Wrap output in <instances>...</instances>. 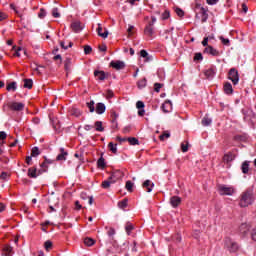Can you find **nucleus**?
<instances>
[{
  "mask_svg": "<svg viewBox=\"0 0 256 256\" xmlns=\"http://www.w3.org/2000/svg\"><path fill=\"white\" fill-rule=\"evenodd\" d=\"M204 53L207 55H211L212 57H219L221 56V52L219 50L215 49L213 46H208L204 49Z\"/></svg>",
  "mask_w": 256,
  "mask_h": 256,
  "instance_id": "0eeeda50",
  "label": "nucleus"
},
{
  "mask_svg": "<svg viewBox=\"0 0 256 256\" xmlns=\"http://www.w3.org/2000/svg\"><path fill=\"white\" fill-rule=\"evenodd\" d=\"M169 17H171V12L169 10H165L161 15L162 21H167Z\"/></svg>",
  "mask_w": 256,
  "mask_h": 256,
  "instance_id": "79ce46f5",
  "label": "nucleus"
},
{
  "mask_svg": "<svg viewBox=\"0 0 256 256\" xmlns=\"http://www.w3.org/2000/svg\"><path fill=\"white\" fill-rule=\"evenodd\" d=\"M97 167L98 169H105L107 167V163L105 162V158L101 156L97 161Z\"/></svg>",
  "mask_w": 256,
  "mask_h": 256,
  "instance_id": "393cba45",
  "label": "nucleus"
},
{
  "mask_svg": "<svg viewBox=\"0 0 256 256\" xmlns=\"http://www.w3.org/2000/svg\"><path fill=\"white\" fill-rule=\"evenodd\" d=\"M90 113H95V101L91 100L90 102L86 103Z\"/></svg>",
  "mask_w": 256,
  "mask_h": 256,
  "instance_id": "c9c22d12",
  "label": "nucleus"
},
{
  "mask_svg": "<svg viewBox=\"0 0 256 256\" xmlns=\"http://www.w3.org/2000/svg\"><path fill=\"white\" fill-rule=\"evenodd\" d=\"M253 201H255L253 189H248L242 193L239 205L240 207H249V205H253Z\"/></svg>",
  "mask_w": 256,
  "mask_h": 256,
  "instance_id": "f257e3e1",
  "label": "nucleus"
},
{
  "mask_svg": "<svg viewBox=\"0 0 256 256\" xmlns=\"http://www.w3.org/2000/svg\"><path fill=\"white\" fill-rule=\"evenodd\" d=\"M99 37H102V39H107V37H109V30L105 29L104 33H102L101 31H103V27L101 26V24H98V28L96 29Z\"/></svg>",
  "mask_w": 256,
  "mask_h": 256,
  "instance_id": "412c9836",
  "label": "nucleus"
},
{
  "mask_svg": "<svg viewBox=\"0 0 256 256\" xmlns=\"http://www.w3.org/2000/svg\"><path fill=\"white\" fill-rule=\"evenodd\" d=\"M28 177H30V179H37V177H39V170H37V167H31L28 169V173H27Z\"/></svg>",
  "mask_w": 256,
  "mask_h": 256,
  "instance_id": "2eb2a0df",
  "label": "nucleus"
},
{
  "mask_svg": "<svg viewBox=\"0 0 256 256\" xmlns=\"http://www.w3.org/2000/svg\"><path fill=\"white\" fill-rule=\"evenodd\" d=\"M81 199H83V201H87L88 199V203L89 205H93V196H88L85 192H82L80 194Z\"/></svg>",
  "mask_w": 256,
  "mask_h": 256,
  "instance_id": "a878e982",
  "label": "nucleus"
},
{
  "mask_svg": "<svg viewBox=\"0 0 256 256\" xmlns=\"http://www.w3.org/2000/svg\"><path fill=\"white\" fill-rule=\"evenodd\" d=\"M218 191L220 195H233V193H235V189L233 187L226 185H220L218 187Z\"/></svg>",
  "mask_w": 256,
  "mask_h": 256,
  "instance_id": "39448f33",
  "label": "nucleus"
},
{
  "mask_svg": "<svg viewBox=\"0 0 256 256\" xmlns=\"http://www.w3.org/2000/svg\"><path fill=\"white\" fill-rule=\"evenodd\" d=\"M31 155L32 157H39V155H41V151H39V147L37 146L33 147L31 151Z\"/></svg>",
  "mask_w": 256,
  "mask_h": 256,
  "instance_id": "58836bf2",
  "label": "nucleus"
},
{
  "mask_svg": "<svg viewBox=\"0 0 256 256\" xmlns=\"http://www.w3.org/2000/svg\"><path fill=\"white\" fill-rule=\"evenodd\" d=\"M232 160H233V154L231 152L224 155V161H226L227 163L231 162Z\"/></svg>",
  "mask_w": 256,
  "mask_h": 256,
  "instance_id": "3c124183",
  "label": "nucleus"
},
{
  "mask_svg": "<svg viewBox=\"0 0 256 256\" xmlns=\"http://www.w3.org/2000/svg\"><path fill=\"white\" fill-rule=\"evenodd\" d=\"M133 229H135V227H133V224H131V222H127L125 226V231L127 235H131V232L133 231Z\"/></svg>",
  "mask_w": 256,
  "mask_h": 256,
  "instance_id": "e433bc0d",
  "label": "nucleus"
},
{
  "mask_svg": "<svg viewBox=\"0 0 256 256\" xmlns=\"http://www.w3.org/2000/svg\"><path fill=\"white\" fill-rule=\"evenodd\" d=\"M9 109H11V111H23V109H25V104L21 102H12L9 104Z\"/></svg>",
  "mask_w": 256,
  "mask_h": 256,
  "instance_id": "6e6552de",
  "label": "nucleus"
},
{
  "mask_svg": "<svg viewBox=\"0 0 256 256\" xmlns=\"http://www.w3.org/2000/svg\"><path fill=\"white\" fill-rule=\"evenodd\" d=\"M223 91L225 95H233V85H231V82L224 83Z\"/></svg>",
  "mask_w": 256,
  "mask_h": 256,
  "instance_id": "aec40b11",
  "label": "nucleus"
},
{
  "mask_svg": "<svg viewBox=\"0 0 256 256\" xmlns=\"http://www.w3.org/2000/svg\"><path fill=\"white\" fill-rule=\"evenodd\" d=\"M202 45L203 47H211V45H209V38L208 37H204L203 41H202Z\"/></svg>",
  "mask_w": 256,
  "mask_h": 256,
  "instance_id": "680f3d73",
  "label": "nucleus"
},
{
  "mask_svg": "<svg viewBox=\"0 0 256 256\" xmlns=\"http://www.w3.org/2000/svg\"><path fill=\"white\" fill-rule=\"evenodd\" d=\"M6 90L13 91V92L17 91V82H11V83L7 84Z\"/></svg>",
  "mask_w": 256,
  "mask_h": 256,
  "instance_id": "c756f323",
  "label": "nucleus"
},
{
  "mask_svg": "<svg viewBox=\"0 0 256 256\" xmlns=\"http://www.w3.org/2000/svg\"><path fill=\"white\" fill-rule=\"evenodd\" d=\"M140 56L143 57V59H146V61H153V56H149V53L146 52V50L140 51Z\"/></svg>",
  "mask_w": 256,
  "mask_h": 256,
  "instance_id": "cd10ccee",
  "label": "nucleus"
},
{
  "mask_svg": "<svg viewBox=\"0 0 256 256\" xmlns=\"http://www.w3.org/2000/svg\"><path fill=\"white\" fill-rule=\"evenodd\" d=\"M60 46L62 47V49L67 51V49H69V47H73V42H69L68 46H65V42L61 41Z\"/></svg>",
  "mask_w": 256,
  "mask_h": 256,
  "instance_id": "6e6d98bb",
  "label": "nucleus"
},
{
  "mask_svg": "<svg viewBox=\"0 0 256 256\" xmlns=\"http://www.w3.org/2000/svg\"><path fill=\"white\" fill-rule=\"evenodd\" d=\"M128 202H129V200L123 199L122 201L118 202V207L120 209H125L127 207Z\"/></svg>",
  "mask_w": 256,
  "mask_h": 256,
  "instance_id": "a18cd8bd",
  "label": "nucleus"
},
{
  "mask_svg": "<svg viewBox=\"0 0 256 256\" xmlns=\"http://www.w3.org/2000/svg\"><path fill=\"white\" fill-rule=\"evenodd\" d=\"M123 177V172H121V170H116L114 171L109 178L114 181V183H117V181H119V179H122Z\"/></svg>",
  "mask_w": 256,
  "mask_h": 256,
  "instance_id": "ddd939ff",
  "label": "nucleus"
},
{
  "mask_svg": "<svg viewBox=\"0 0 256 256\" xmlns=\"http://www.w3.org/2000/svg\"><path fill=\"white\" fill-rule=\"evenodd\" d=\"M127 191H129V193H133V182H131V180H128L126 182V185H125Z\"/></svg>",
  "mask_w": 256,
  "mask_h": 256,
  "instance_id": "49530a36",
  "label": "nucleus"
},
{
  "mask_svg": "<svg viewBox=\"0 0 256 256\" xmlns=\"http://www.w3.org/2000/svg\"><path fill=\"white\" fill-rule=\"evenodd\" d=\"M84 244L87 247H93V245H95V241L93 240V238H85L84 239Z\"/></svg>",
  "mask_w": 256,
  "mask_h": 256,
  "instance_id": "ea45409f",
  "label": "nucleus"
},
{
  "mask_svg": "<svg viewBox=\"0 0 256 256\" xmlns=\"http://www.w3.org/2000/svg\"><path fill=\"white\" fill-rule=\"evenodd\" d=\"M111 185H115V181H112L109 177L107 180H104L101 184L102 189H109Z\"/></svg>",
  "mask_w": 256,
  "mask_h": 256,
  "instance_id": "5701e85b",
  "label": "nucleus"
},
{
  "mask_svg": "<svg viewBox=\"0 0 256 256\" xmlns=\"http://www.w3.org/2000/svg\"><path fill=\"white\" fill-rule=\"evenodd\" d=\"M194 61H203V54L201 52H198L194 55Z\"/></svg>",
  "mask_w": 256,
  "mask_h": 256,
  "instance_id": "4d7b16f0",
  "label": "nucleus"
},
{
  "mask_svg": "<svg viewBox=\"0 0 256 256\" xmlns=\"http://www.w3.org/2000/svg\"><path fill=\"white\" fill-rule=\"evenodd\" d=\"M110 67H112L113 69H116V71H121V69L125 68V62L121 60L111 61Z\"/></svg>",
  "mask_w": 256,
  "mask_h": 256,
  "instance_id": "1a4fd4ad",
  "label": "nucleus"
},
{
  "mask_svg": "<svg viewBox=\"0 0 256 256\" xmlns=\"http://www.w3.org/2000/svg\"><path fill=\"white\" fill-rule=\"evenodd\" d=\"M113 115V119H112V121H111V123H112V127L114 128V129H118L119 128V123L117 122V119H118V117H119V114H117V113H113L112 114Z\"/></svg>",
  "mask_w": 256,
  "mask_h": 256,
  "instance_id": "bb28decb",
  "label": "nucleus"
},
{
  "mask_svg": "<svg viewBox=\"0 0 256 256\" xmlns=\"http://www.w3.org/2000/svg\"><path fill=\"white\" fill-rule=\"evenodd\" d=\"M145 87H147V78L138 81V89H145Z\"/></svg>",
  "mask_w": 256,
  "mask_h": 256,
  "instance_id": "4c0bfd02",
  "label": "nucleus"
},
{
  "mask_svg": "<svg viewBox=\"0 0 256 256\" xmlns=\"http://www.w3.org/2000/svg\"><path fill=\"white\" fill-rule=\"evenodd\" d=\"M46 16H47V11H45V9L41 8L40 12L38 13L39 19H45Z\"/></svg>",
  "mask_w": 256,
  "mask_h": 256,
  "instance_id": "603ef678",
  "label": "nucleus"
},
{
  "mask_svg": "<svg viewBox=\"0 0 256 256\" xmlns=\"http://www.w3.org/2000/svg\"><path fill=\"white\" fill-rule=\"evenodd\" d=\"M171 137V133L169 131H164L162 135L159 136L160 141H165V139H169Z\"/></svg>",
  "mask_w": 256,
  "mask_h": 256,
  "instance_id": "c03bdc74",
  "label": "nucleus"
},
{
  "mask_svg": "<svg viewBox=\"0 0 256 256\" xmlns=\"http://www.w3.org/2000/svg\"><path fill=\"white\" fill-rule=\"evenodd\" d=\"M71 29L74 33H81L83 31V27L81 26L80 21H74L71 23Z\"/></svg>",
  "mask_w": 256,
  "mask_h": 256,
  "instance_id": "a211bd4d",
  "label": "nucleus"
},
{
  "mask_svg": "<svg viewBox=\"0 0 256 256\" xmlns=\"http://www.w3.org/2000/svg\"><path fill=\"white\" fill-rule=\"evenodd\" d=\"M99 51H102L105 53V51H107V45L106 44H102L98 47Z\"/></svg>",
  "mask_w": 256,
  "mask_h": 256,
  "instance_id": "774afa93",
  "label": "nucleus"
},
{
  "mask_svg": "<svg viewBox=\"0 0 256 256\" xmlns=\"http://www.w3.org/2000/svg\"><path fill=\"white\" fill-rule=\"evenodd\" d=\"M94 77H96V79L98 81H105V79H107V75L105 74V71H103V70H95Z\"/></svg>",
  "mask_w": 256,
  "mask_h": 256,
  "instance_id": "f3484780",
  "label": "nucleus"
},
{
  "mask_svg": "<svg viewBox=\"0 0 256 256\" xmlns=\"http://www.w3.org/2000/svg\"><path fill=\"white\" fill-rule=\"evenodd\" d=\"M155 23H157V18L155 16H151V21L144 28V34L147 37H153L155 35Z\"/></svg>",
  "mask_w": 256,
  "mask_h": 256,
  "instance_id": "f03ea898",
  "label": "nucleus"
},
{
  "mask_svg": "<svg viewBox=\"0 0 256 256\" xmlns=\"http://www.w3.org/2000/svg\"><path fill=\"white\" fill-rule=\"evenodd\" d=\"M41 169L38 170V175H43V173H47V170L49 169V164L47 162H43L40 164Z\"/></svg>",
  "mask_w": 256,
  "mask_h": 256,
  "instance_id": "b1692460",
  "label": "nucleus"
},
{
  "mask_svg": "<svg viewBox=\"0 0 256 256\" xmlns=\"http://www.w3.org/2000/svg\"><path fill=\"white\" fill-rule=\"evenodd\" d=\"M211 123H213V120H211V118L205 116L203 119H202V125L203 127H209V125H211Z\"/></svg>",
  "mask_w": 256,
  "mask_h": 256,
  "instance_id": "72a5a7b5",
  "label": "nucleus"
},
{
  "mask_svg": "<svg viewBox=\"0 0 256 256\" xmlns=\"http://www.w3.org/2000/svg\"><path fill=\"white\" fill-rule=\"evenodd\" d=\"M10 7H11V9H13V11H15V13L18 15V17H20V19H23V13H21L17 10V7L15 6V4H11Z\"/></svg>",
  "mask_w": 256,
  "mask_h": 256,
  "instance_id": "8fccbe9b",
  "label": "nucleus"
},
{
  "mask_svg": "<svg viewBox=\"0 0 256 256\" xmlns=\"http://www.w3.org/2000/svg\"><path fill=\"white\" fill-rule=\"evenodd\" d=\"M127 141L130 143V145H139V139L135 137H128Z\"/></svg>",
  "mask_w": 256,
  "mask_h": 256,
  "instance_id": "37998d69",
  "label": "nucleus"
},
{
  "mask_svg": "<svg viewBox=\"0 0 256 256\" xmlns=\"http://www.w3.org/2000/svg\"><path fill=\"white\" fill-rule=\"evenodd\" d=\"M161 87H163V84H161V83H155V84H154V91H155L156 93H159V92L161 91Z\"/></svg>",
  "mask_w": 256,
  "mask_h": 256,
  "instance_id": "13d9d810",
  "label": "nucleus"
},
{
  "mask_svg": "<svg viewBox=\"0 0 256 256\" xmlns=\"http://www.w3.org/2000/svg\"><path fill=\"white\" fill-rule=\"evenodd\" d=\"M108 149L114 154L117 155V144H114L113 142H110L108 144Z\"/></svg>",
  "mask_w": 256,
  "mask_h": 256,
  "instance_id": "f704fd0d",
  "label": "nucleus"
},
{
  "mask_svg": "<svg viewBox=\"0 0 256 256\" xmlns=\"http://www.w3.org/2000/svg\"><path fill=\"white\" fill-rule=\"evenodd\" d=\"M251 239L256 242V228H253L251 231Z\"/></svg>",
  "mask_w": 256,
  "mask_h": 256,
  "instance_id": "338daca9",
  "label": "nucleus"
},
{
  "mask_svg": "<svg viewBox=\"0 0 256 256\" xmlns=\"http://www.w3.org/2000/svg\"><path fill=\"white\" fill-rule=\"evenodd\" d=\"M161 109L164 113H170V111L173 109V103L171 100H166L162 106Z\"/></svg>",
  "mask_w": 256,
  "mask_h": 256,
  "instance_id": "9b49d317",
  "label": "nucleus"
},
{
  "mask_svg": "<svg viewBox=\"0 0 256 256\" xmlns=\"http://www.w3.org/2000/svg\"><path fill=\"white\" fill-rule=\"evenodd\" d=\"M94 127L96 131H99L100 133H102V131H105V128L103 127V122L101 121H96Z\"/></svg>",
  "mask_w": 256,
  "mask_h": 256,
  "instance_id": "7c9ffc66",
  "label": "nucleus"
},
{
  "mask_svg": "<svg viewBox=\"0 0 256 256\" xmlns=\"http://www.w3.org/2000/svg\"><path fill=\"white\" fill-rule=\"evenodd\" d=\"M67 151H65V148H60V154L56 157V161H67Z\"/></svg>",
  "mask_w": 256,
  "mask_h": 256,
  "instance_id": "4be33fe9",
  "label": "nucleus"
},
{
  "mask_svg": "<svg viewBox=\"0 0 256 256\" xmlns=\"http://www.w3.org/2000/svg\"><path fill=\"white\" fill-rule=\"evenodd\" d=\"M181 149H182V153H187L189 151V142H187L186 144L182 143Z\"/></svg>",
  "mask_w": 256,
  "mask_h": 256,
  "instance_id": "5fc2aeb1",
  "label": "nucleus"
},
{
  "mask_svg": "<svg viewBox=\"0 0 256 256\" xmlns=\"http://www.w3.org/2000/svg\"><path fill=\"white\" fill-rule=\"evenodd\" d=\"M94 111L97 113V115H103V113L107 111V107L103 102H99L96 104V108L94 109Z\"/></svg>",
  "mask_w": 256,
  "mask_h": 256,
  "instance_id": "f8f14e48",
  "label": "nucleus"
},
{
  "mask_svg": "<svg viewBox=\"0 0 256 256\" xmlns=\"http://www.w3.org/2000/svg\"><path fill=\"white\" fill-rule=\"evenodd\" d=\"M241 170L244 175H247V173H249V161H244L242 163Z\"/></svg>",
  "mask_w": 256,
  "mask_h": 256,
  "instance_id": "c85d7f7f",
  "label": "nucleus"
},
{
  "mask_svg": "<svg viewBox=\"0 0 256 256\" xmlns=\"http://www.w3.org/2000/svg\"><path fill=\"white\" fill-rule=\"evenodd\" d=\"M228 79L232 81L233 85L239 84V71L235 68H231L228 72Z\"/></svg>",
  "mask_w": 256,
  "mask_h": 256,
  "instance_id": "20e7f679",
  "label": "nucleus"
},
{
  "mask_svg": "<svg viewBox=\"0 0 256 256\" xmlns=\"http://www.w3.org/2000/svg\"><path fill=\"white\" fill-rule=\"evenodd\" d=\"M204 75L209 81H211V79H213L215 75H217V66L212 65L211 67L206 69L204 71Z\"/></svg>",
  "mask_w": 256,
  "mask_h": 256,
  "instance_id": "423d86ee",
  "label": "nucleus"
},
{
  "mask_svg": "<svg viewBox=\"0 0 256 256\" xmlns=\"http://www.w3.org/2000/svg\"><path fill=\"white\" fill-rule=\"evenodd\" d=\"M239 231L241 235H247L249 231H251V224L249 223H242L239 227Z\"/></svg>",
  "mask_w": 256,
  "mask_h": 256,
  "instance_id": "9d476101",
  "label": "nucleus"
},
{
  "mask_svg": "<svg viewBox=\"0 0 256 256\" xmlns=\"http://www.w3.org/2000/svg\"><path fill=\"white\" fill-rule=\"evenodd\" d=\"M219 39H220V41H221L224 45H226V47H229V45H231V42L229 41V38H225V37H223V36H219Z\"/></svg>",
  "mask_w": 256,
  "mask_h": 256,
  "instance_id": "de8ad7c7",
  "label": "nucleus"
},
{
  "mask_svg": "<svg viewBox=\"0 0 256 256\" xmlns=\"http://www.w3.org/2000/svg\"><path fill=\"white\" fill-rule=\"evenodd\" d=\"M52 16L58 19V17H61V14L59 13V8H53L52 9Z\"/></svg>",
  "mask_w": 256,
  "mask_h": 256,
  "instance_id": "864d4df0",
  "label": "nucleus"
},
{
  "mask_svg": "<svg viewBox=\"0 0 256 256\" xmlns=\"http://www.w3.org/2000/svg\"><path fill=\"white\" fill-rule=\"evenodd\" d=\"M44 247H45L46 251H51V249L53 248V242H51L50 240H47L44 243Z\"/></svg>",
  "mask_w": 256,
  "mask_h": 256,
  "instance_id": "09e8293b",
  "label": "nucleus"
},
{
  "mask_svg": "<svg viewBox=\"0 0 256 256\" xmlns=\"http://www.w3.org/2000/svg\"><path fill=\"white\" fill-rule=\"evenodd\" d=\"M9 177V173L7 172H2L1 175H0V178L3 180V181H7V178Z\"/></svg>",
  "mask_w": 256,
  "mask_h": 256,
  "instance_id": "69168bd1",
  "label": "nucleus"
},
{
  "mask_svg": "<svg viewBox=\"0 0 256 256\" xmlns=\"http://www.w3.org/2000/svg\"><path fill=\"white\" fill-rule=\"evenodd\" d=\"M71 115H74L75 117H81V110L73 109Z\"/></svg>",
  "mask_w": 256,
  "mask_h": 256,
  "instance_id": "bf43d9fd",
  "label": "nucleus"
},
{
  "mask_svg": "<svg viewBox=\"0 0 256 256\" xmlns=\"http://www.w3.org/2000/svg\"><path fill=\"white\" fill-rule=\"evenodd\" d=\"M225 245L229 249L230 253H237V251H239V244L231 240V238H226Z\"/></svg>",
  "mask_w": 256,
  "mask_h": 256,
  "instance_id": "7ed1b4c3",
  "label": "nucleus"
},
{
  "mask_svg": "<svg viewBox=\"0 0 256 256\" xmlns=\"http://www.w3.org/2000/svg\"><path fill=\"white\" fill-rule=\"evenodd\" d=\"M181 201H182L181 197H179V196H172V197L170 198V205H171L174 209H177V207H178L179 205H181Z\"/></svg>",
  "mask_w": 256,
  "mask_h": 256,
  "instance_id": "dca6fc26",
  "label": "nucleus"
},
{
  "mask_svg": "<svg viewBox=\"0 0 256 256\" xmlns=\"http://www.w3.org/2000/svg\"><path fill=\"white\" fill-rule=\"evenodd\" d=\"M24 89H33L32 79H24Z\"/></svg>",
  "mask_w": 256,
  "mask_h": 256,
  "instance_id": "473e14b6",
  "label": "nucleus"
},
{
  "mask_svg": "<svg viewBox=\"0 0 256 256\" xmlns=\"http://www.w3.org/2000/svg\"><path fill=\"white\" fill-rule=\"evenodd\" d=\"M136 107H137L138 109H145V103H144L143 101H138V102L136 103Z\"/></svg>",
  "mask_w": 256,
  "mask_h": 256,
  "instance_id": "0e129e2a",
  "label": "nucleus"
},
{
  "mask_svg": "<svg viewBox=\"0 0 256 256\" xmlns=\"http://www.w3.org/2000/svg\"><path fill=\"white\" fill-rule=\"evenodd\" d=\"M105 229L107 230V235H108V237H110V239H113V237H114V235H115V230H114V228H109V227H105Z\"/></svg>",
  "mask_w": 256,
  "mask_h": 256,
  "instance_id": "a19ab883",
  "label": "nucleus"
},
{
  "mask_svg": "<svg viewBox=\"0 0 256 256\" xmlns=\"http://www.w3.org/2000/svg\"><path fill=\"white\" fill-rule=\"evenodd\" d=\"M71 65H72L71 58H66L64 60V69H65V71H71Z\"/></svg>",
  "mask_w": 256,
  "mask_h": 256,
  "instance_id": "2f4dec72",
  "label": "nucleus"
},
{
  "mask_svg": "<svg viewBox=\"0 0 256 256\" xmlns=\"http://www.w3.org/2000/svg\"><path fill=\"white\" fill-rule=\"evenodd\" d=\"M175 11L178 17H183L185 15V12L181 8H176Z\"/></svg>",
  "mask_w": 256,
  "mask_h": 256,
  "instance_id": "e2e57ef3",
  "label": "nucleus"
},
{
  "mask_svg": "<svg viewBox=\"0 0 256 256\" xmlns=\"http://www.w3.org/2000/svg\"><path fill=\"white\" fill-rule=\"evenodd\" d=\"M91 51H93V48H91V46H89V45L84 46L85 55H89L91 53Z\"/></svg>",
  "mask_w": 256,
  "mask_h": 256,
  "instance_id": "052dcab7",
  "label": "nucleus"
},
{
  "mask_svg": "<svg viewBox=\"0 0 256 256\" xmlns=\"http://www.w3.org/2000/svg\"><path fill=\"white\" fill-rule=\"evenodd\" d=\"M143 189H146L147 193H151L153 191V187H155V183L151 182V180H146L142 184Z\"/></svg>",
  "mask_w": 256,
  "mask_h": 256,
  "instance_id": "6ab92c4d",
  "label": "nucleus"
},
{
  "mask_svg": "<svg viewBox=\"0 0 256 256\" xmlns=\"http://www.w3.org/2000/svg\"><path fill=\"white\" fill-rule=\"evenodd\" d=\"M202 23H207V19H209V14H207V8L201 7L200 11H198Z\"/></svg>",
  "mask_w": 256,
  "mask_h": 256,
  "instance_id": "4468645a",
  "label": "nucleus"
}]
</instances>
